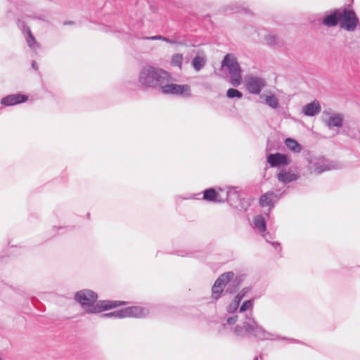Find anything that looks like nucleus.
<instances>
[{
    "instance_id": "1",
    "label": "nucleus",
    "mask_w": 360,
    "mask_h": 360,
    "mask_svg": "<svg viewBox=\"0 0 360 360\" xmlns=\"http://www.w3.org/2000/svg\"><path fill=\"white\" fill-rule=\"evenodd\" d=\"M97 294L91 290H82L75 294V299L83 309L90 314L99 313L104 310L115 308L123 304L118 301L103 300L97 302Z\"/></svg>"
},
{
    "instance_id": "2",
    "label": "nucleus",
    "mask_w": 360,
    "mask_h": 360,
    "mask_svg": "<svg viewBox=\"0 0 360 360\" xmlns=\"http://www.w3.org/2000/svg\"><path fill=\"white\" fill-rule=\"evenodd\" d=\"M169 75L164 70L151 65L144 66L139 75V83L144 88H160L169 82Z\"/></svg>"
},
{
    "instance_id": "3",
    "label": "nucleus",
    "mask_w": 360,
    "mask_h": 360,
    "mask_svg": "<svg viewBox=\"0 0 360 360\" xmlns=\"http://www.w3.org/2000/svg\"><path fill=\"white\" fill-rule=\"evenodd\" d=\"M234 333L238 336H244L246 334H251L261 340H274L278 338V336L274 338V335L266 331L256 321L252 314L250 312L249 316H245L243 322V326H236L234 328Z\"/></svg>"
},
{
    "instance_id": "4",
    "label": "nucleus",
    "mask_w": 360,
    "mask_h": 360,
    "mask_svg": "<svg viewBox=\"0 0 360 360\" xmlns=\"http://www.w3.org/2000/svg\"><path fill=\"white\" fill-rule=\"evenodd\" d=\"M221 65L227 68L229 70L231 84L233 86L240 85L242 80L241 69L236 56L230 53L226 54L221 62Z\"/></svg>"
},
{
    "instance_id": "5",
    "label": "nucleus",
    "mask_w": 360,
    "mask_h": 360,
    "mask_svg": "<svg viewBox=\"0 0 360 360\" xmlns=\"http://www.w3.org/2000/svg\"><path fill=\"white\" fill-rule=\"evenodd\" d=\"M148 314L149 311L146 308H143L141 307H130L120 310H116L113 312L103 314L101 316L115 318H142L146 316Z\"/></svg>"
},
{
    "instance_id": "6",
    "label": "nucleus",
    "mask_w": 360,
    "mask_h": 360,
    "mask_svg": "<svg viewBox=\"0 0 360 360\" xmlns=\"http://www.w3.org/2000/svg\"><path fill=\"white\" fill-rule=\"evenodd\" d=\"M359 24V19L356 13L352 10L340 9V26L349 32H353L356 30Z\"/></svg>"
},
{
    "instance_id": "7",
    "label": "nucleus",
    "mask_w": 360,
    "mask_h": 360,
    "mask_svg": "<svg viewBox=\"0 0 360 360\" xmlns=\"http://www.w3.org/2000/svg\"><path fill=\"white\" fill-rule=\"evenodd\" d=\"M161 92L164 94H172L182 97H190L191 87L188 84H164L160 87Z\"/></svg>"
},
{
    "instance_id": "8",
    "label": "nucleus",
    "mask_w": 360,
    "mask_h": 360,
    "mask_svg": "<svg viewBox=\"0 0 360 360\" xmlns=\"http://www.w3.org/2000/svg\"><path fill=\"white\" fill-rule=\"evenodd\" d=\"M233 277L234 274L232 271L224 273L218 277L212 288V297L213 299L217 300L221 297L224 287L229 282H231Z\"/></svg>"
},
{
    "instance_id": "9",
    "label": "nucleus",
    "mask_w": 360,
    "mask_h": 360,
    "mask_svg": "<svg viewBox=\"0 0 360 360\" xmlns=\"http://www.w3.org/2000/svg\"><path fill=\"white\" fill-rule=\"evenodd\" d=\"M246 88L252 94H259L266 85L265 80L259 77L248 76L245 78Z\"/></svg>"
},
{
    "instance_id": "10",
    "label": "nucleus",
    "mask_w": 360,
    "mask_h": 360,
    "mask_svg": "<svg viewBox=\"0 0 360 360\" xmlns=\"http://www.w3.org/2000/svg\"><path fill=\"white\" fill-rule=\"evenodd\" d=\"M219 190L222 193V198H224V202L227 201L231 206L237 207L236 203L240 200L238 187H228L226 191L221 188Z\"/></svg>"
},
{
    "instance_id": "11",
    "label": "nucleus",
    "mask_w": 360,
    "mask_h": 360,
    "mask_svg": "<svg viewBox=\"0 0 360 360\" xmlns=\"http://www.w3.org/2000/svg\"><path fill=\"white\" fill-rule=\"evenodd\" d=\"M323 115H326L328 117L327 120L323 119V121L329 129L333 127L340 128L342 126L344 120L342 114L337 112L330 113L328 111H324Z\"/></svg>"
},
{
    "instance_id": "12",
    "label": "nucleus",
    "mask_w": 360,
    "mask_h": 360,
    "mask_svg": "<svg viewBox=\"0 0 360 360\" xmlns=\"http://www.w3.org/2000/svg\"><path fill=\"white\" fill-rule=\"evenodd\" d=\"M311 169L317 174H321L325 171L335 169V167L323 158H317L311 161Z\"/></svg>"
},
{
    "instance_id": "13",
    "label": "nucleus",
    "mask_w": 360,
    "mask_h": 360,
    "mask_svg": "<svg viewBox=\"0 0 360 360\" xmlns=\"http://www.w3.org/2000/svg\"><path fill=\"white\" fill-rule=\"evenodd\" d=\"M266 160L272 167L287 165L290 163L287 155L278 153L269 154Z\"/></svg>"
},
{
    "instance_id": "14",
    "label": "nucleus",
    "mask_w": 360,
    "mask_h": 360,
    "mask_svg": "<svg viewBox=\"0 0 360 360\" xmlns=\"http://www.w3.org/2000/svg\"><path fill=\"white\" fill-rule=\"evenodd\" d=\"M27 100V96L22 94H11L3 98L1 101V103L6 106H10L24 103Z\"/></svg>"
},
{
    "instance_id": "15",
    "label": "nucleus",
    "mask_w": 360,
    "mask_h": 360,
    "mask_svg": "<svg viewBox=\"0 0 360 360\" xmlns=\"http://www.w3.org/2000/svg\"><path fill=\"white\" fill-rule=\"evenodd\" d=\"M224 198H222V193L216 191L214 188H208L203 192V199L213 202H224Z\"/></svg>"
},
{
    "instance_id": "16",
    "label": "nucleus",
    "mask_w": 360,
    "mask_h": 360,
    "mask_svg": "<svg viewBox=\"0 0 360 360\" xmlns=\"http://www.w3.org/2000/svg\"><path fill=\"white\" fill-rule=\"evenodd\" d=\"M321 105L317 100H314L312 102L305 105L302 108V112L304 115L309 117H313L319 114L321 111Z\"/></svg>"
},
{
    "instance_id": "17",
    "label": "nucleus",
    "mask_w": 360,
    "mask_h": 360,
    "mask_svg": "<svg viewBox=\"0 0 360 360\" xmlns=\"http://www.w3.org/2000/svg\"><path fill=\"white\" fill-rule=\"evenodd\" d=\"M300 175L292 171L282 169L277 174V179L280 182L288 184L298 179Z\"/></svg>"
},
{
    "instance_id": "18",
    "label": "nucleus",
    "mask_w": 360,
    "mask_h": 360,
    "mask_svg": "<svg viewBox=\"0 0 360 360\" xmlns=\"http://www.w3.org/2000/svg\"><path fill=\"white\" fill-rule=\"evenodd\" d=\"M279 198L280 196L274 192H267L260 197L259 205L262 207L269 206L272 207L274 205V202L277 201Z\"/></svg>"
},
{
    "instance_id": "19",
    "label": "nucleus",
    "mask_w": 360,
    "mask_h": 360,
    "mask_svg": "<svg viewBox=\"0 0 360 360\" xmlns=\"http://www.w3.org/2000/svg\"><path fill=\"white\" fill-rule=\"evenodd\" d=\"M340 9H336L323 18V24L329 27H335L340 22Z\"/></svg>"
},
{
    "instance_id": "20",
    "label": "nucleus",
    "mask_w": 360,
    "mask_h": 360,
    "mask_svg": "<svg viewBox=\"0 0 360 360\" xmlns=\"http://www.w3.org/2000/svg\"><path fill=\"white\" fill-rule=\"evenodd\" d=\"M254 228L261 233L266 231V221L262 215H257L253 219Z\"/></svg>"
},
{
    "instance_id": "21",
    "label": "nucleus",
    "mask_w": 360,
    "mask_h": 360,
    "mask_svg": "<svg viewBox=\"0 0 360 360\" xmlns=\"http://www.w3.org/2000/svg\"><path fill=\"white\" fill-rule=\"evenodd\" d=\"M244 11L245 13H248V8L245 7L244 4H238L234 3L233 4L229 5L226 7L225 12L226 13H239L240 11Z\"/></svg>"
},
{
    "instance_id": "22",
    "label": "nucleus",
    "mask_w": 360,
    "mask_h": 360,
    "mask_svg": "<svg viewBox=\"0 0 360 360\" xmlns=\"http://www.w3.org/2000/svg\"><path fill=\"white\" fill-rule=\"evenodd\" d=\"M206 64L205 56H196L192 60V65L197 72L200 71Z\"/></svg>"
},
{
    "instance_id": "23",
    "label": "nucleus",
    "mask_w": 360,
    "mask_h": 360,
    "mask_svg": "<svg viewBox=\"0 0 360 360\" xmlns=\"http://www.w3.org/2000/svg\"><path fill=\"white\" fill-rule=\"evenodd\" d=\"M23 30L27 33V43L28 46L33 50H35L37 47H39V44L37 42L35 38L32 34L30 29L28 27L23 26Z\"/></svg>"
},
{
    "instance_id": "24",
    "label": "nucleus",
    "mask_w": 360,
    "mask_h": 360,
    "mask_svg": "<svg viewBox=\"0 0 360 360\" xmlns=\"http://www.w3.org/2000/svg\"><path fill=\"white\" fill-rule=\"evenodd\" d=\"M285 143L286 146L293 152L299 153L302 150L301 146L294 139L288 138L285 139Z\"/></svg>"
},
{
    "instance_id": "25",
    "label": "nucleus",
    "mask_w": 360,
    "mask_h": 360,
    "mask_svg": "<svg viewBox=\"0 0 360 360\" xmlns=\"http://www.w3.org/2000/svg\"><path fill=\"white\" fill-rule=\"evenodd\" d=\"M265 103L273 109H276L279 106L278 100L274 95L266 96Z\"/></svg>"
},
{
    "instance_id": "26",
    "label": "nucleus",
    "mask_w": 360,
    "mask_h": 360,
    "mask_svg": "<svg viewBox=\"0 0 360 360\" xmlns=\"http://www.w3.org/2000/svg\"><path fill=\"white\" fill-rule=\"evenodd\" d=\"M253 306H254V302L252 300H246L242 304V305L239 309V311L240 313H242V312H245L247 310L250 309V311H249L248 314H246L245 316H249L250 312L253 314V312H252Z\"/></svg>"
},
{
    "instance_id": "27",
    "label": "nucleus",
    "mask_w": 360,
    "mask_h": 360,
    "mask_svg": "<svg viewBox=\"0 0 360 360\" xmlns=\"http://www.w3.org/2000/svg\"><path fill=\"white\" fill-rule=\"evenodd\" d=\"M182 62H183V55L181 53H176L172 56L170 63L172 66H176L181 69V65H182Z\"/></svg>"
},
{
    "instance_id": "28",
    "label": "nucleus",
    "mask_w": 360,
    "mask_h": 360,
    "mask_svg": "<svg viewBox=\"0 0 360 360\" xmlns=\"http://www.w3.org/2000/svg\"><path fill=\"white\" fill-rule=\"evenodd\" d=\"M145 39H147V40H151V41L162 40L163 41H165V42L171 44H177V41H176L174 40H172V39H170L169 38L165 37H163L162 35H155V36H153V37H146Z\"/></svg>"
},
{
    "instance_id": "29",
    "label": "nucleus",
    "mask_w": 360,
    "mask_h": 360,
    "mask_svg": "<svg viewBox=\"0 0 360 360\" xmlns=\"http://www.w3.org/2000/svg\"><path fill=\"white\" fill-rule=\"evenodd\" d=\"M226 96L229 98H241L243 97V94L236 89H229L226 91Z\"/></svg>"
},
{
    "instance_id": "30",
    "label": "nucleus",
    "mask_w": 360,
    "mask_h": 360,
    "mask_svg": "<svg viewBox=\"0 0 360 360\" xmlns=\"http://www.w3.org/2000/svg\"><path fill=\"white\" fill-rule=\"evenodd\" d=\"M250 290L249 288H244L241 291H240L234 297L233 300H236V302L240 303L241 300L245 297V295Z\"/></svg>"
},
{
    "instance_id": "31",
    "label": "nucleus",
    "mask_w": 360,
    "mask_h": 360,
    "mask_svg": "<svg viewBox=\"0 0 360 360\" xmlns=\"http://www.w3.org/2000/svg\"><path fill=\"white\" fill-rule=\"evenodd\" d=\"M265 41L269 45L272 46L277 43L278 37L276 35L271 34L266 36Z\"/></svg>"
},
{
    "instance_id": "32",
    "label": "nucleus",
    "mask_w": 360,
    "mask_h": 360,
    "mask_svg": "<svg viewBox=\"0 0 360 360\" xmlns=\"http://www.w3.org/2000/svg\"><path fill=\"white\" fill-rule=\"evenodd\" d=\"M239 304L240 303L236 302V300H233V302H231L227 307L228 312L233 313L236 311L239 307Z\"/></svg>"
},
{
    "instance_id": "33",
    "label": "nucleus",
    "mask_w": 360,
    "mask_h": 360,
    "mask_svg": "<svg viewBox=\"0 0 360 360\" xmlns=\"http://www.w3.org/2000/svg\"><path fill=\"white\" fill-rule=\"evenodd\" d=\"M237 320H238V316H234L228 318L226 322L228 324H233L237 321Z\"/></svg>"
},
{
    "instance_id": "34",
    "label": "nucleus",
    "mask_w": 360,
    "mask_h": 360,
    "mask_svg": "<svg viewBox=\"0 0 360 360\" xmlns=\"http://www.w3.org/2000/svg\"><path fill=\"white\" fill-rule=\"evenodd\" d=\"M272 245L275 249H281V245L278 242L272 243Z\"/></svg>"
},
{
    "instance_id": "35",
    "label": "nucleus",
    "mask_w": 360,
    "mask_h": 360,
    "mask_svg": "<svg viewBox=\"0 0 360 360\" xmlns=\"http://www.w3.org/2000/svg\"><path fill=\"white\" fill-rule=\"evenodd\" d=\"M32 68L35 70H38V65H37V63H36V61H32Z\"/></svg>"
},
{
    "instance_id": "36",
    "label": "nucleus",
    "mask_w": 360,
    "mask_h": 360,
    "mask_svg": "<svg viewBox=\"0 0 360 360\" xmlns=\"http://www.w3.org/2000/svg\"><path fill=\"white\" fill-rule=\"evenodd\" d=\"M263 236L264 237L265 240L269 242V239L271 238V236L269 235V233L263 234Z\"/></svg>"
},
{
    "instance_id": "37",
    "label": "nucleus",
    "mask_w": 360,
    "mask_h": 360,
    "mask_svg": "<svg viewBox=\"0 0 360 360\" xmlns=\"http://www.w3.org/2000/svg\"><path fill=\"white\" fill-rule=\"evenodd\" d=\"M72 22H65L64 24L67 25V24H72Z\"/></svg>"
},
{
    "instance_id": "38",
    "label": "nucleus",
    "mask_w": 360,
    "mask_h": 360,
    "mask_svg": "<svg viewBox=\"0 0 360 360\" xmlns=\"http://www.w3.org/2000/svg\"><path fill=\"white\" fill-rule=\"evenodd\" d=\"M290 342H295V340L292 339V340H290Z\"/></svg>"
},
{
    "instance_id": "39",
    "label": "nucleus",
    "mask_w": 360,
    "mask_h": 360,
    "mask_svg": "<svg viewBox=\"0 0 360 360\" xmlns=\"http://www.w3.org/2000/svg\"><path fill=\"white\" fill-rule=\"evenodd\" d=\"M254 360H258V357H255Z\"/></svg>"
},
{
    "instance_id": "40",
    "label": "nucleus",
    "mask_w": 360,
    "mask_h": 360,
    "mask_svg": "<svg viewBox=\"0 0 360 360\" xmlns=\"http://www.w3.org/2000/svg\"><path fill=\"white\" fill-rule=\"evenodd\" d=\"M0 360H2V359L0 358Z\"/></svg>"
}]
</instances>
